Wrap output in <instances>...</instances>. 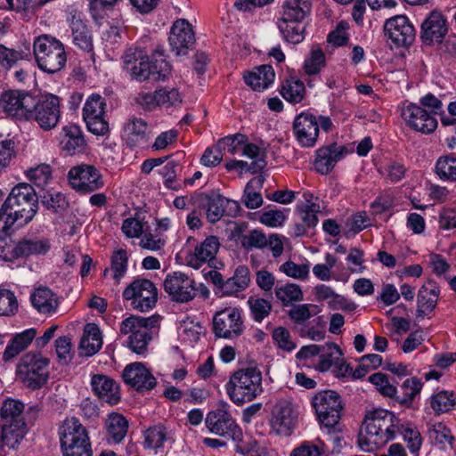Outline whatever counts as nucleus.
Returning a JSON list of instances; mask_svg holds the SVG:
<instances>
[{"mask_svg":"<svg viewBox=\"0 0 456 456\" xmlns=\"http://www.w3.org/2000/svg\"><path fill=\"white\" fill-rule=\"evenodd\" d=\"M400 434L411 453H417L422 444L418 428L403 421L394 412L385 409H374L366 413L357 444L359 448L371 452L394 440Z\"/></svg>","mask_w":456,"mask_h":456,"instance_id":"obj_1","label":"nucleus"},{"mask_svg":"<svg viewBox=\"0 0 456 456\" xmlns=\"http://www.w3.org/2000/svg\"><path fill=\"white\" fill-rule=\"evenodd\" d=\"M38 210L37 195L26 183L15 185L0 208V240L10 234L12 227L23 226L33 220Z\"/></svg>","mask_w":456,"mask_h":456,"instance_id":"obj_2","label":"nucleus"},{"mask_svg":"<svg viewBox=\"0 0 456 456\" xmlns=\"http://www.w3.org/2000/svg\"><path fill=\"white\" fill-rule=\"evenodd\" d=\"M123 63L125 69L138 81L149 78L164 81L168 78L172 70L164 53L159 50L148 56L142 48H128L123 55Z\"/></svg>","mask_w":456,"mask_h":456,"instance_id":"obj_3","label":"nucleus"},{"mask_svg":"<svg viewBox=\"0 0 456 456\" xmlns=\"http://www.w3.org/2000/svg\"><path fill=\"white\" fill-rule=\"evenodd\" d=\"M224 388L235 405L252 402L264 392L262 372L255 366L241 368L230 376Z\"/></svg>","mask_w":456,"mask_h":456,"instance_id":"obj_4","label":"nucleus"},{"mask_svg":"<svg viewBox=\"0 0 456 456\" xmlns=\"http://www.w3.org/2000/svg\"><path fill=\"white\" fill-rule=\"evenodd\" d=\"M310 0H285L281 17L277 21L283 38L291 44H299L305 37L304 20L310 13Z\"/></svg>","mask_w":456,"mask_h":456,"instance_id":"obj_5","label":"nucleus"},{"mask_svg":"<svg viewBox=\"0 0 456 456\" xmlns=\"http://www.w3.org/2000/svg\"><path fill=\"white\" fill-rule=\"evenodd\" d=\"M58 433L63 456H93L88 431L77 419H66Z\"/></svg>","mask_w":456,"mask_h":456,"instance_id":"obj_6","label":"nucleus"},{"mask_svg":"<svg viewBox=\"0 0 456 456\" xmlns=\"http://www.w3.org/2000/svg\"><path fill=\"white\" fill-rule=\"evenodd\" d=\"M33 52L38 68L47 73H55L66 64L63 44L54 37L41 35L34 39Z\"/></svg>","mask_w":456,"mask_h":456,"instance_id":"obj_7","label":"nucleus"},{"mask_svg":"<svg viewBox=\"0 0 456 456\" xmlns=\"http://www.w3.org/2000/svg\"><path fill=\"white\" fill-rule=\"evenodd\" d=\"M299 411L288 397L278 399L272 406L268 417L270 432L281 436H290L297 428Z\"/></svg>","mask_w":456,"mask_h":456,"instance_id":"obj_8","label":"nucleus"},{"mask_svg":"<svg viewBox=\"0 0 456 456\" xmlns=\"http://www.w3.org/2000/svg\"><path fill=\"white\" fill-rule=\"evenodd\" d=\"M205 425L210 433L231 438L234 447L245 440L242 429L230 412L229 403L224 401L220 402L216 409L207 414Z\"/></svg>","mask_w":456,"mask_h":456,"instance_id":"obj_9","label":"nucleus"},{"mask_svg":"<svg viewBox=\"0 0 456 456\" xmlns=\"http://www.w3.org/2000/svg\"><path fill=\"white\" fill-rule=\"evenodd\" d=\"M318 422L322 428L330 432L338 424L343 409L338 394L332 390L317 393L312 399Z\"/></svg>","mask_w":456,"mask_h":456,"instance_id":"obj_10","label":"nucleus"},{"mask_svg":"<svg viewBox=\"0 0 456 456\" xmlns=\"http://www.w3.org/2000/svg\"><path fill=\"white\" fill-rule=\"evenodd\" d=\"M17 377L31 389L42 387L49 379V360L39 354H27L17 367Z\"/></svg>","mask_w":456,"mask_h":456,"instance_id":"obj_11","label":"nucleus"},{"mask_svg":"<svg viewBox=\"0 0 456 456\" xmlns=\"http://www.w3.org/2000/svg\"><path fill=\"white\" fill-rule=\"evenodd\" d=\"M35 97L23 90H7L0 97V109L7 116L20 121L32 120Z\"/></svg>","mask_w":456,"mask_h":456,"instance_id":"obj_12","label":"nucleus"},{"mask_svg":"<svg viewBox=\"0 0 456 456\" xmlns=\"http://www.w3.org/2000/svg\"><path fill=\"white\" fill-rule=\"evenodd\" d=\"M67 177L70 187L79 193H91L104 185L101 171L90 164L82 163L72 167Z\"/></svg>","mask_w":456,"mask_h":456,"instance_id":"obj_13","label":"nucleus"},{"mask_svg":"<svg viewBox=\"0 0 456 456\" xmlns=\"http://www.w3.org/2000/svg\"><path fill=\"white\" fill-rule=\"evenodd\" d=\"M213 330L218 338L232 339L240 336L244 330L241 310L235 306L218 310L213 318Z\"/></svg>","mask_w":456,"mask_h":456,"instance_id":"obj_14","label":"nucleus"},{"mask_svg":"<svg viewBox=\"0 0 456 456\" xmlns=\"http://www.w3.org/2000/svg\"><path fill=\"white\" fill-rule=\"evenodd\" d=\"M123 297L131 301L133 308L147 312L155 305L158 293L155 285L150 280L137 279L124 290Z\"/></svg>","mask_w":456,"mask_h":456,"instance_id":"obj_15","label":"nucleus"},{"mask_svg":"<svg viewBox=\"0 0 456 456\" xmlns=\"http://www.w3.org/2000/svg\"><path fill=\"white\" fill-rule=\"evenodd\" d=\"M106 102L97 94H92L86 99L83 108V118L87 129L94 134L103 135L109 130L105 118Z\"/></svg>","mask_w":456,"mask_h":456,"instance_id":"obj_16","label":"nucleus"},{"mask_svg":"<svg viewBox=\"0 0 456 456\" xmlns=\"http://www.w3.org/2000/svg\"><path fill=\"white\" fill-rule=\"evenodd\" d=\"M32 119L36 120L44 130L55 127L60 119V99L54 94H46L37 101L31 110Z\"/></svg>","mask_w":456,"mask_h":456,"instance_id":"obj_17","label":"nucleus"},{"mask_svg":"<svg viewBox=\"0 0 456 456\" xmlns=\"http://www.w3.org/2000/svg\"><path fill=\"white\" fill-rule=\"evenodd\" d=\"M385 35L395 47H408L415 40L416 31L405 15L388 19L384 26Z\"/></svg>","mask_w":456,"mask_h":456,"instance_id":"obj_18","label":"nucleus"},{"mask_svg":"<svg viewBox=\"0 0 456 456\" xmlns=\"http://www.w3.org/2000/svg\"><path fill=\"white\" fill-rule=\"evenodd\" d=\"M164 289L173 301L186 303L196 296L195 281L182 272H174L167 275Z\"/></svg>","mask_w":456,"mask_h":456,"instance_id":"obj_19","label":"nucleus"},{"mask_svg":"<svg viewBox=\"0 0 456 456\" xmlns=\"http://www.w3.org/2000/svg\"><path fill=\"white\" fill-rule=\"evenodd\" d=\"M401 116L409 127L422 134H431L437 127L436 118L414 103L405 104Z\"/></svg>","mask_w":456,"mask_h":456,"instance_id":"obj_20","label":"nucleus"},{"mask_svg":"<svg viewBox=\"0 0 456 456\" xmlns=\"http://www.w3.org/2000/svg\"><path fill=\"white\" fill-rule=\"evenodd\" d=\"M168 41L175 55H185L193 47L195 34L187 20L178 19L173 23Z\"/></svg>","mask_w":456,"mask_h":456,"instance_id":"obj_21","label":"nucleus"},{"mask_svg":"<svg viewBox=\"0 0 456 456\" xmlns=\"http://www.w3.org/2000/svg\"><path fill=\"white\" fill-rule=\"evenodd\" d=\"M448 32L447 20L438 11L431 12L421 24L420 37L427 45L441 44Z\"/></svg>","mask_w":456,"mask_h":456,"instance_id":"obj_22","label":"nucleus"},{"mask_svg":"<svg viewBox=\"0 0 456 456\" xmlns=\"http://www.w3.org/2000/svg\"><path fill=\"white\" fill-rule=\"evenodd\" d=\"M293 132L302 147H314L319 134L317 118L310 113L302 112L294 120Z\"/></svg>","mask_w":456,"mask_h":456,"instance_id":"obj_23","label":"nucleus"},{"mask_svg":"<svg viewBox=\"0 0 456 456\" xmlns=\"http://www.w3.org/2000/svg\"><path fill=\"white\" fill-rule=\"evenodd\" d=\"M58 142L61 152L68 156L84 152L86 146L83 132L77 125L63 126L58 135Z\"/></svg>","mask_w":456,"mask_h":456,"instance_id":"obj_24","label":"nucleus"},{"mask_svg":"<svg viewBox=\"0 0 456 456\" xmlns=\"http://www.w3.org/2000/svg\"><path fill=\"white\" fill-rule=\"evenodd\" d=\"M124 381L138 391L151 390L156 386V379L142 362L128 364L123 371Z\"/></svg>","mask_w":456,"mask_h":456,"instance_id":"obj_25","label":"nucleus"},{"mask_svg":"<svg viewBox=\"0 0 456 456\" xmlns=\"http://www.w3.org/2000/svg\"><path fill=\"white\" fill-rule=\"evenodd\" d=\"M440 293V287L433 279H428L422 284L417 295L418 317L424 318L435 310Z\"/></svg>","mask_w":456,"mask_h":456,"instance_id":"obj_26","label":"nucleus"},{"mask_svg":"<svg viewBox=\"0 0 456 456\" xmlns=\"http://www.w3.org/2000/svg\"><path fill=\"white\" fill-rule=\"evenodd\" d=\"M94 394L102 402L115 405L120 401L118 384L103 374H94L90 381Z\"/></svg>","mask_w":456,"mask_h":456,"instance_id":"obj_27","label":"nucleus"},{"mask_svg":"<svg viewBox=\"0 0 456 456\" xmlns=\"http://www.w3.org/2000/svg\"><path fill=\"white\" fill-rule=\"evenodd\" d=\"M347 152L344 145L337 143L320 148L316 151L314 167L320 174H328L334 168L338 161L346 157Z\"/></svg>","mask_w":456,"mask_h":456,"instance_id":"obj_28","label":"nucleus"},{"mask_svg":"<svg viewBox=\"0 0 456 456\" xmlns=\"http://www.w3.org/2000/svg\"><path fill=\"white\" fill-rule=\"evenodd\" d=\"M319 354L318 362L315 366L318 371H327L333 364H338L337 376L345 377L349 373L348 366L345 365L342 362L341 351L336 344L327 343L326 345L322 346Z\"/></svg>","mask_w":456,"mask_h":456,"instance_id":"obj_29","label":"nucleus"},{"mask_svg":"<svg viewBox=\"0 0 456 456\" xmlns=\"http://www.w3.org/2000/svg\"><path fill=\"white\" fill-rule=\"evenodd\" d=\"M219 240L216 236L207 237L202 242L198 244L194 251L189 255L188 263L194 269L200 268L205 263L214 260L218 249Z\"/></svg>","mask_w":456,"mask_h":456,"instance_id":"obj_30","label":"nucleus"},{"mask_svg":"<svg viewBox=\"0 0 456 456\" xmlns=\"http://www.w3.org/2000/svg\"><path fill=\"white\" fill-rule=\"evenodd\" d=\"M33 307L40 314L52 315L58 310L59 297L47 287H39L30 295Z\"/></svg>","mask_w":456,"mask_h":456,"instance_id":"obj_31","label":"nucleus"},{"mask_svg":"<svg viewBox=\"0 0 456 456\" xmlns=\"http://www.w3.org/2000/svg\"><path fill=\"white\" fill-rule=\"evenodd\" d=\"M275 72L270 65H261L244 75L245 83L254 91L262 92L273 84Z\"/></svg>","mask_w":456,"mask_h":456,"instance_id":"obj_32","label":"nucleus"},{"mask_svg":"<svg viewBox=\"0 0 456 456\" xmlns=\"http://www.w3.org/2000/svg\"><path fill=\"white\" fill-rule=\"evenodd\" d=\"M171 440V433L163 425L153 426L144 432V447L154 451L155 454L162 452L165 444Z\"/></svg>","mask_w":456,"mask_h":456,"instance_id":"obj_33","label":"nucleus"},{"mask_svg":"<svg viewBox=\"0 0 456 456\" xmlns=\"http://www.w3.org/2000/svg\"><path fill=\"white\" fill-rule=\"evenodd\" d=\"M69 27L73 37V43L85 52H91L93 50V40L87 25L79 17L73 15Z\"/></svg>","mask_w":456,"mask_h":456,"instance_id":"obj_34","label":"nucleus"},{"mask_svg":"<svg viewBox=\"0 0 456 456\" xmlns=\"http://www.w3.org/2000/svg\"><path fill=\"white\" fill-rule=\"evenodd\" d=\"M148 125L142 118H133L124 126V139L126 144L136 147L145 142Z\"/></svg>","mask_w":456,"mask_h":456,"instance_id":"obj_35","label":"nucleus"},{"mask_svg":"<svg viewBox=\"0 0 456 456\" xmlns=\"http://www.w3.org/2000/svg\"><path fill=\"white\" fill-rule=\"evenodd\" d=\"M51 248L49 240L36 238L20 241L13 248L15 257H27L33 255H45Z\"/></svg>","mask_w":456,"mask_h":456,"instance_id":"obj_36","label":"nucleus"},{"mask_svg":"<svg viewBox=\"0 0 456 456\" xmlns=\"http://www.w3.org/2000/svg\"><path fill=\"white\" fill-rule=\"evenodd\" d=\"M26 435V424L22 419H15L4 425L0 432V443L15 449Z\"/></svg>","mask_w":456,"mask_h":456,"instance_id":"obj_37","label":"nucleus"},{"mask_svg":"<svg viewBox=\"0 0 456 456\" xmlns=\"http://www.w3.org/2000/svg\"><path fill=\"white\" fill-rule=\"evenodd\" d=\"M121 0H89V12L94 20L102 24L110 17H118L116 5Z\"/></svg>","mask_w":456,"mask_h":456,"instance_id":"obj_38","label":"nucleus"},{"mask_svg":"<svg viewBox=\"0 0 456 456\" xmlns=\"http://www.w3.org/2000/svg\"><path fill=\"white\" fill-rule=\"evenodd\" d=\"M102 346V338L99 327L94 323H87L80 340V349L85 355L91 356L97 353Z\"/></svg>","mask_w":456,"mask_h":456,"instance_id":"obj_39","label":"nucleus"},{"mask_svg":"<svg viewBox=\"0 0 456 456\" xmlns=\"http://www.w3.org/2000/svg\"><path fill=\"white\" fill-rule=\"evenodd\" d=\"M202 332L203 327L200 322L191 317L182 320L177 328L179 339L190 346H193L198 342Z\"/></svg>","mask_w":456,"mask_h":456,"instance_id":"obj_40","label":"nucleus"},{"mask_svg":"<svg viewBox=\"0 0 456 456\" xmlns=\"http://www.w3.org/2000/svg\"><path fill=\"white\" fill-rule=\"evenodd\" d=\"M109 440L115 444L120 443L126 436L128 421L120 413L111 412L105 421Z\"/></svg>","mask_w":456,"mask_h":456,"instance_id":"obj_41","label":"nucleus"},{"mask_svg":"<svg viewBox=\"0 0 456 456\" xmlns=\"http://www.w3.org/2000/svg\"><path fill=\"white\" fill-rule=\"evenodd\" d=\"M128 254L126 249H117L112 253L110 267L104 270V276L109 274L116 284L125 277L127 272Z\"/></svg>","mask_w":456,"mask_h":456,"instance_id":"obj_42","label":"nucleus"},{"mask_svg":"<svg viewBox=\"0 0 456 456\" xmlns=\"http://www.w3.org/2000/svg\"><path fill=\"white\" fill-rule=\"evenodd\" d=\"M35 336L36 330L34 329H28L17 334L7 345L3 354V359L9 361L17 356L30 345Z\"/></svg>","mask_w":456,"mask_h":456,"instance_id":"obj_43","label":"nucleus"},{"mask_svg":"<svg viewBox=\"0 0 456 456\" xmlns=\"http://www.w3.org/2000/svg\"><path fill=\"white\" fill-rule=\"evenodd\" d=\"M321 210L319 203L298 204L297 208V214L303 224L297 225V235L305 232L306 228H314L318 224V213Z\"/></svg>","mask_w":456,"mask_h":456,"instance_id":"obj_44","label":"nucleus"},{"mask_svg":"<svg viewBox=\"0 0 456 456\" xmlns=\"http://www.w3.org/2000/svg\"><path fill=\"white\" fill-rule=\"evenodd\" d=\"M249 271L245 265L238 266L233 275L223 284V291L225 295H233L244 290L249 283Z\"/></svg>","mask_w":456,"mask_h":456,"instance_id":"obj_45","label":"nucleus"},{"mask_svg":"<svg viewBox=\"0 0 456 456\" xmlns=\"http://www.w3.org/2000/svg\"><path fill=\"white\" fill-rule=\"evenodd\" d=\"M280 93L287 102L298 103L305 95V86L301 80L290 77L282 82Z\"/></svg>","mask_w":456,"mask_h":456,"instance_id":"obj_46","label":"nucleus"},{"mask_svg":"<svg viewBox=\"0 0 456 456\" xmlns=\"http://www.w3.org/2000/svg\"><path fill=\"white\" fill-rule=\"evenodd\" d=\"M229 204L238 208L235 201L229 200L221 195L208 197L204 204L208 220L211 223L219 221L224 213L225 207Z\"/></svg>","mask_w":456,"mask_h":456,"instance_id":"obj_47","label":"nucleus"},{"mask_svg":"<svg viewBox=\"0 0 456 456\" xmlns=\"http://www.w3.org/2000/svg\"><path fill=\"white\" fill-rule=\"evenodd\" d=\"M431 409L441 414L449 411L456 405V393L452 390H441L429 398Z\"/></svg>","mask_w":456,"mask_h":456,"instance_id":"obj_48","label":"nucleus"},{"mask_svg":"<svg viewBox=\"0 0 456 456\" xmlns=\"http://www.w3.org/2000/svg\"><path fill=\"white\" fill-rule=\"evenodd\" d=\"M310 269L311 264L307 259H305L301 264L289 260L280 266V271L285 275L301 281L308 280Z\"/></svg>","mask_w":456,"mask_h":456,"instance_id":"obj_49","label":"nucleus"},{"mask_svg":"<svg viewBox=\"0 0 456 456\" xmlns=\"http://www.w3.org/2000/svg\"><path fill=\"white\" fill-rule=\"evenodd\" d=\"M275 296L283 305H289L293 302L303 299V292L300 286L294 283L276 286Z\"/></svg>","mask_w":456,"mask_h":456,"instance_id":"obj_50","label":"nucleus"},{"mask_svg":"<svg viewBox=\"0 0 456 456\" xmlns=\"http://www.w3.org/2000/svg\"><path fill=\"white\" fill-rule=\"evenodd\" d=\"M428 434L431 441L441 449H446L452 444L453 436L451 430L442 422L433 424Z\"/></svg>","mask_w":456,"mask_h":456,"instance_id":"obj_51","label":"nucleus"},{"mask_svg":"<svg viewBox=\"0 0 456 456\" xmlns=\"http://www.w3.org/2000/svg\"><path fill=\"white\" fill-rule=\"evenodd\" d=\"M436 173L441 180L456 181V158L451 155L440 157L436 163Z\"/></svg>","mask_w":456,"mask_h":456,"instance_id":"obj_52","label":"nucleus"},{"mask_svg":"<svg viewBox=\"0 0 456 456\" xmlns=\"http://www.w3.org/2000/svg\"><path fill=\"white\" fill-rule=\"evenodd\" d=\"M234 451L245 456H274L273 451L268 450L266 447L259 444L254 438L248 437L243 441L240 445L234 447Z\"/></svg>","mask_w":456,"mask_h":456,"instance_id":"obj_53","label":"nucleus"},{"mask_svg":"<svg viewBox=\"0 0 456 456\" xmlns=\"http://www.w3.org/2000/svg\"><path fill=\"white\" fill-rule=\"evenodd\" d=\"M139 238V246L142 248L151 251L161 250L167 242V236L161 232H151L147 230L142 232V234Z\"/></svg>","mask_w":456,"mask_h":456,"instance_id":"obj_54","label":"nucleus"},{"mask_svg":"<svg viewBox=\"0 0 456 456\" xmlns=\"http://www.w3.org/2000/svg\"><path fill=\"white\" fill-rule=\"evenodd\" d=\"M326 64V57L320 48H313L304 61V70L308 76L318 74Z\"/></svg>","mask_w":456,"mask_h":456,"instance_id":"obj_55","label":"nucleus"},{"mask_svg":"<svg viewBox=\"0 0 456 456\" xmlns=\"http://www.w3.org/2000/svg\"><path fill=\"white\" fill-rule=\"evenodd\" d=\"M159 107L168 109L182 103L183 97L177 88L161 86L157 89Z\"/></svg>","mask_w":456,"mask_h":456,"instance_id":"obj_56","label":"nucleus"},{"mask_svg":"<svg viewBox=\"0 0 456 456\" xmlns=\"http://www.w3.org/2000/svg\"><path fill=\"white\" fill-rule=\"evenodd\" d=\"M153 319L138 316H129L120 323V332L124 335H139L141 328H148L153 325Z\"/></svg>","mask_w":456,"mask_h":456,"instance_id":"obj_57","label":"nucleus"},{"mask_svg":"<svg viewBox=\"0 0 456 456\" xmlns=\"http://www.w3.org/2000/svg\"><path fill=\"white\" fill-rule=\"evenodd\" d=\"M26 177L37 187L44 188L52 177V170L49 165L42 164L31 167L26 171Z\"/></svg>","mask_w":456,"mask_h":456,"instance_id":"obj_58","label":"nucleus"},{"mask_svg":"<svg viewBox=\"0 0 456 456\" xmlns=\"http://www.w3.org/2000/svg\"><path fill=\"white\" fill-rule=\"evenodd\" d=\"M422 386V382L416 377L405 379L402 385L403 396L397 398L396 401L400 404L410 406L415 396L421 391Z\"/></svg>","mask_w":456,"mask_h":456,"instance_id":"obj_59","label":"nucleus"},{"mask_svg":"<svg viewBox=\"0 0 456 456\" xmlns=\"http://www.w3.org/2000/svg\"><path fill=\"white\" fill-rule=\"evenodd\" d=\"M319 312L320 309L316 305L302 304L293 306L289 312V316L294 322L303 324Z\"/></svg>","mask_w":456,"mask_h":456,"instance_id":"obj_60","label":"nucleus"},{"mask_svg":"<svg viewBox=\"0 0 456 456\" xmlns=\"http://www.w3.org/2000/svg\"><path fill=\"white\" fill-rule=\"evenodd\" d=\"M369 381L384 396L394 398L397 394L396 387L390 382L388 377L381 372H377L369 377Z\"/></svg>","mask_w":456,"mask_h":456,"instance_id":"obj_61","label":"nucleus"},{"mask_svg":"<svg viewBox=\"0 0 456 456\" xmlns=\"http://www.w3.org/2000/svg\"><path fill=\"white\" fill-rule=\"evenodd\" d=\"M241 156L252 159L251 165L258 171L262 170L266 165L265 150L255 143L249 142L248 140L245 143Z\"/></svg>","mask_w":456,"mask_h":456,"instance_id":"obj_62","label":"nucleus"},{"mask_svg":"<svg viewBox=\"0 0 456 456\" xmlns=\"http://www.w3.org/2000/svg\"><path fill=\"white\" fill-rule=\"evenodd\" d=\"M273 340L277 347L284 352L290 353L297 347V343L289 330L282 326L277 327L272 333Z\"/></svg>","mask_w":456,"mask_h":456,"instance_id":"obj_63","label":"nucleus"},{"mask_svg":"<svg viewBox=\"0 0 456 456\" xmlns=\"http://www.w3.org/2000/svg\"><path fill=\"white\" fill-rule=\"evenodd\" d=\"M290 456H327V450L324 444L320 440L305 442L295 448Z\"/></svg>","mask_w":456,"mask_h":456,"instance_id":"obj_64","label":"nucleus"}]
</instances>
